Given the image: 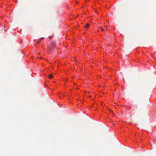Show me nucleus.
Masks as SVG:
<instances>
[{
  "mask_svg": "<svg viewBox=\"0 0 156 156\" xmlns=\"http://www.w3.org/2000/svg\"><path fill=\"white\" fill-rule=\"evenodd\" d=\"M90 26V24L89 23H87L86 24V26L85 27V28H88Z\"/></svg>",
  "mask_w": 156,
  "mask_h": 156,
  "instance_id": "f257e3e1",
  "label": "nucleus"
},
{
  "mask_svg": "<svg viewBox=\"0 0 156 156\" xmlns=\"http://www.w3.org/2000/svg\"><path fill=\"white\" fill-rule=\"evenodd\" d=\"M48 77H49V78L51 79L53 77V76L52 75L50 74L48 75Z\"/></svg>",
  "mask_w": 156,
  "mask_h": 156,
  "instance_id": "f03ea898",
  "label": "nucleus"
},
{
  "mask_svg": "<svg viewBox=\"0 0 156 156\" xmlns=\"http://www.w3.org/2000/svg\"><path fill=\"white\" fill-rule=\"evenodd\" d=\"M101 31H104L105 32V31H104V29L101 27Z\"/></svg>",
  "mask_w": 156,
  "mask_h": 156,
  "instance_id": "7ed1b4c3",
  "label": "nucleus"
},
{
  "mask_svg": "<svg viewBox=\"0 0 156 156\" xmlns=\"http://www.w3.org/2000/svg\"><path fill=\"white\" fill-rule=\"evenodd\" d=\"M43 38H44L43 37H41V38H40V41L42 40Z\"/></svg>",
  "mask_w": 156,
  "mask_h": 156,
  "instance_id": "20e7f679",
  "label": "nucleus"
},
{
  "mask_svg": "<svg viewBox=\"0 0 156 156\" xmlns=\"http://www.w3.org/2000/svg\"><path fill=\"white\" fill-rule=\"evenodd\" d=\"M122 79H123V80L125 82V80H124V78L123 77H122Z\"/></svg>",
  "mask_w": 156,
  "mask_h": 156,
  "instance_id": "39448f33",
  "label": "nucleus"
},
{
  "mask_svg": "<svg viewBox=\"0 0 156 156\" xmlns=\"http://www.w3.org/2000/svg\"><path fill=\"white\" fill-rule=\"evenodd\" d=\"M39 42H40V41H38L37 42V44H38V43H39Z\"/></svg>",
  "mask_w": 156,
  "mask_h": 156,
  "instance_id": "423d86ee",
  "label": "nucleus"
},
{
  "mask_svg": "<svg viewBox=\"0 0 156 156\" xmlns=\"http://www.w3.org/2000/svg\"><path fill=\"white\" fill-rule=\"evenodd\" d=\"M110 111L111 112H112V111L111 110H110Z\"/></svg>",
  "mask_w": 156,
  "mask_h": 156,
  "instance_id": "0eeeda50",
  "label": "nucleus"
},
{
  "mask_svg": "<svg viewBox=\"0 0 156 156\" xmlns=\"http://www.w3.org/2000/svg\"><path fill=\"white\" fill-rule=\"evenodd\" d=\"M113 125H115V124L114 123V124H113Z\"/></svg>",
  "mask_w": 156,
  "mask_h": 156,
  "instance_id": "6e6552de",
  "label": "nucleus"
}]
</instances>
